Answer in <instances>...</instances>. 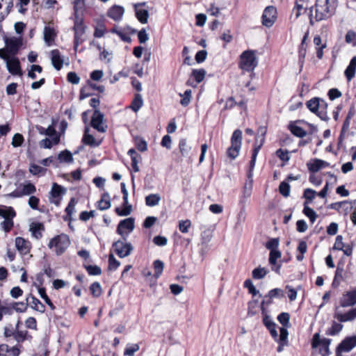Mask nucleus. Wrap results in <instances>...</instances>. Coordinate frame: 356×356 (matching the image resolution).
Masks as SVG:
<instances>
[{"mask_svg": "<svg viewBox=\"0 0 356 356\" xmlns=\"http://www.w3.org/2000/svg\"><path fill=\"white\" fill-rule=\"evenodd\" d=\"M337 0H316L315 3V16L313 15V7L309 8V18L311 25L315 22L326 20L330 18L336 11Z\"/></svg>", "mask_w": 356, "mask_h": 356, "instance_id": "obj_1", "label": "nucleus"}, {"mask_svg": "<svg viewBox=\"0 0 356 356\" xmlns=\"http://www.w3.org/2000/svg\"><path fill=\"white\" fill-rule=\"evenodd\" d=\"M258 65V60L255 51L248 49L241 53L239 56L238 66L244 73L250 72L251 78L254 75V70Z\"/></svg>", "mask_w": 356, "mask_h": 356, "instance_id": "obj_2", "label": "nucleus"}, {"mask_svg": "<svg viewBox=\"0 0 356 356\" xmlns=\"http://www.w3.org/2000/svg\"><path fill=\"white\" fill-rule=\"evenodd\" d=\"M305 105L307 108L314 114L320 118L322 120L327 121V104L322 98L314 97L308 100Z\"/></svg>", "mask_w": 356, "mask_h": 356, "instance_id": "obj_3", "label": "nucleus"}, {"mask_svg": "<svg viewBox=\"0 0 356 356\" xmlns=\"http://www.w3.org/2000/svg\"><path fill=\"white\" fill-rule=\"evenodd\" d=\"M267 130V125L259 126L257 130V136L253 144L251 159L250 161V172L254 169L258 153L265 143Z\"/></svg>", "mask_w": 356, "mask_h": 356, "instance_id": "obj_4", "label": "nucleus"}, {"mask_svg": "<svg viewBox=\"0 0 356 356\" xmlns=\"http://www.w3.org/2000/svg\"><path fill=\"white\" fill-rule=\"evenodd\" d=\"M71 244L69 236L65 233L58 234L50 239L48 248L57 256L63 254Z\"/></svg>", "mask_w": 356, "mask_h": 356, "instance_id": "obj_5", "label": "nucleus"}, {"mask_svg": "<svg viewBox=\"0 0 356 356\" xmlns=\"http://www.w3.org/2000/svg\"><path fill=\"white\" fill-rule=\"evenodd\" d=\"M87 26L84 24V19L82 16L79 15L77 10L74 12V26L72 30L74 35V49L76 51L77 47L83 42L82 36L85 34Z\"/></svg>", "mask_w": 356, "mask_h": 356, "instance_id": "obj_6", "label": "nucleus"}, {"mask_svg": "<svg viewBox=\"0 0 356 356\" xmlns=\"http://www.w3.org/2000/svg\"><path fill=\"white\" fill-rule=\"evenodd\" d=\"M242 131L240 129L234 131L231 137V145L226 151V154L231 160H234L239 154L242 145Z\"/></svg>", "mask_w": 356, "mask_h": 356, "instance_id": "obj_7", "label": "nucleus"}, {"mask_svg": "<svg viewBox=\"0 0 356 356\" xmlns=\"http://www.w3.org/2000/svg\"><path fill=\"white\" fill-rule=\"evenodd\" d=\"M90 125L99 133L102 134L106 133L108 129V125L104 120V115L99 109L94 111Z\"/></svg>", "mask_w": 356, "mask_h": 356, "instance_id": "obj_8", "label": "nucleus"}, {"mask_svg": "<svg viewBox=\"0 0 356 356\" xmlns=\"http://www.w3.org/2000/svg\"><path fill=\"white\" fill-rule=\"evenodd\" d=\"M277 16L278 13L275 6H266L261 15L262 25L267 28L272 27L276 22Z\"/></svg>", "mask_w": 356, "mask_h": 356, "instance_id": "obj_9", "label": "nucleus"}, {"mask_svg": "<svg viewBox=\"0 0 356 356\" xmlns=\"http://www.w3.org/2000/svg\"><path fill=\"white\" fill-rule=\"evenodd\" d=\"M115 254L120 258L129 256L133 250V246L130 243H127L122 238L115 241L112 245Z\"/></svg>", "mask_w": 356, "mask_h": 356, "instance_id": "obj_10", "label": "nucleus"}, {"mask_svg": "<svg viewBox=\"0 0 356 356\" xmlns=\"http://www.w3.org/2000/svg\"><path fill=\"white\" fill-rule=\"evenodd\" d=\"M120 188H121V191L122 193V199H123L122 207H123V208H122V209H121L119 207H116L115 209V212L116 213L117 215H118L120 216H127L131 213V212L132 211V206L131 204H129L128 202L129 193L126 188V185L124 182H122L120 184Z\"/></svg>", "mask_w": 356, "mask_h": 356, "instance_id": "obj_11", "label": "nucleus"}, {"mask_svg": "<svg viewBox=\"0 0 356 356\" xmlns=\"http://www.w3.org/2000/svg\"><path fill=\"white\" fill-rule=\"evenodd\" d=\"M134 229V220L132 218H128L120 220L117 227L116 232L120 235L124 241H126L129 233L132 232Z\"/></svg>", "mask_w": 356, "mask_h": 356, "instance_id": "obj_12", "label": "nucleus"}, {"mask_svg": "<svg viewBox=\"0 0 356 356\" xmlns=\"http://www.w3.org/2000/svg\"><path fill=\"white\" fill-rule=\"evenodd\" d=\"M146 6L147 2L145 1L134 5L136 17L141 24H147L148 22L149 15L148 10L145 8Z\"/></svg>", "mask_w": 356, "mask_h": 356, "instance_id": "obj_13", "label": "nucleus"}, {"mask_svg": "<svg viewBox=\"0 0 356 356\" xmlns=\"http://www.w3.org/2000/svg\"><path fill=\"white\" fill-rule=\"evenodd\" d=\"M104 138V137L95 138L93 135L90 134V129L88 127H86L84 129L81 142L85 145H88L91 147H97L102 145Z\"/></svg>", "mask_w": 356, "mask_h": 356, "instance_id": "obj_14", "label": "nucleus"}, {"mask_svg": "<svg viewBox=\"0 0 356 356\" xmlns=\"http://www.w3.org/2000/svg\"><path fill=\"white\" fill-rule=\"evenodd\" d=\"M66 189L57 183H54L50 192V202L56 206H59L62 196L65 193Z\"/></svg>", "mask_w": 356, "mask_h": 356, "instance_id": "obj_15", "label": "nucleus"}, {"mask_svg": "<svg viewBox=\"0 0 356 356\" xmlns=\"http://www.w3.org/2000/svg\"><path fill=\"white\" fill-rule=\"evenodd\" d=\"M282 257V252L279 250L270 251L268 262L271 266V270L276 273L277 275L281 273L282 261H277V259Z\"/></svg>", "mask_w": 356, "mask_h": 356, "instance_id": "obj_16", "label": "nucleus"}, {"mask_svg": "<svg viewBox=\"0 0 356 356\" xmlns=\"http://www.w3.org/2000/svg\"><path fill=\"white\" fill-rule=\"evenodd\" d=\"M339 302L342 307H353L356 305V288L343 293Z\"/></svg>", "mask_w": 356, "mask_h": 356, "instance_id": "obj_17", "label": "nucleus"}, {"mask_svg": "<svg viewBox=\"0 0 356 356\" xmlns=\"http://www.w3.org/2000/svg\"><path fill=\"white\" fill-rule=\"evenodd\" d=\"M6 67L8 72L12 75H17L22 76L23 75V71L21 67V64L19 58L15 56L11 57L6 61Z\"/></svg>", "mask_w": 356, "mask_h": 356, "instance_id": "obj_18", "label": "nucleus"}, {"mask_svg": "<svg viewBox=\"0 0 356 356\" xmlns=\"http://www.w3.org/2000/svg\"><path fill=\"white\" fill-rule=\"evenodd\" d=\"M344 262L341 260L339 261L337 266L334 277L332 283L333 288H337L341 282L344 281L346 275V272L344 270Z\"/></svg>", "mask_w": 356, "mask_h": 356, "instance_id": "obj_19", "label": "nucleus"}, {"mask_svg": "<svg viewBox=\"0 0 356 356\" xmlns=\"http://www.w3.org/2000/svg\"><path fill=\"white\" fill-rule=\"evenodd\" d=\"M289 332L285 327L280 328V336L277 335V338H273L275 341L278 343L277 351L281 353L283 351L284 346L289 345L288 341Z\"/></svg>", "mask_w": 356, "mask_h": 356, "instance_id": "obj_20", "label": "nucleus"}, {"mask_svg": "<svg viewBox=\"0 0 356 356\" xmlns=\"http://www.w3.org/2000/svg\"><path fill=\"white\" fill-rule=\"evenodd\" d=\"M15 247L21 254L26 255L30 252L31 248L30 241L23 237L17 236L15 238Z\"/></svg>", "mask_w": 356, "mask_h": 356, "instance_id": "obj_21", "label": "nucleus"}, {"mask_svg": "<svg viewBox=\"0 0 356 356\" xmlns=\"http://www.w3.org/2000/svg\"><path fill=\"white\" fill-rule=\"evenodd\" d=\"M206 75V71L204 69H193L192 70L191 77H193L195 81V84L191 81V78L186 81V85L192 87H196L197 84L201 83Z\"/></svg>", "mask_w": 356, "mask_h": 356, "instance_id": "obj_22", "label": "nucleus"}, {"mask_svg": "<svg viewBox=\"0 0 356 356\" xmlns=\"http://www.w3.org/2000/svg\"><path fill=\"white\" fill-rule=\"evenodd\" d=\"M6 50L12 57L15 56L17 53L22 45V42L17 38H10L6 40Z\"/></svg>", "mask_w": 356, "mask_h": 356, "instance_id": "obj_23", "label": "nucleus"}, {"mask_svg": "<svg viewBox=\"0 0 356 356\" xmlns=\"http://www.w3.org/2000/svg\"><path fill=\"white\" fill-rule=\"evenodd\" d=\"M50 55L54 67L58 71L60 70L63 68L64 60L60 51L58 49H53L51 51Z\"/></svg>", "mask_w": 356, "mask_h": 356, "instance_id": "obj_24", "label": "nucleus"}, {"mask_svg": "<svg viewBox=\"0 0 356 356\" xmlns=\"http://www.w3.org/2000/svg\"><path fill=\"white\" fill-rule=\"evenodd\" d=\"M263 316L262 322L264 325L266 326V327L268 330L270 332V335L273 338H277V332L276 330L277 325L275 323L271 320L269 315L267 314V313H261Z\"/></svg>", "mask_w": 356, "mask_h": 356, "instance_id": "obj_25", "label": "nucleus"}, {"mask_svg": "<svg viewBox=\"0 0 356 356\" xmlns=\"http://www.w3.org/2000/svg\"><path fill=\"white\" fill-rule=\"evenodd\" d=\"M20 354L19 348L15 346L10 347L8 344H0V356H19Z\"/></svg>", "mask_w": 356, "mask_h": 356, "instance_id": "obj_26", "label": "nucleus"}, {"mask_svg": "<svg viewBox=\"0 0 356 356\" xmlns=\"http://www.w3.org/2000/svg\"><path fill=\"white\" fill-rule=\"evenodd\" d=\"M299 122V120L291 121L288 124V129L293 136L298 138H302L307 136V133L304 129L296 125V123Z\"/></svg>", "mask_w": 356, "mask_h": 356, "instance_id": "obj_27", "label": "nucleus"}, {"mask_svg": "<svg viewBox=\"0 0 356 356\" xmlns=\"http://www.w3.org/2000/svg\"><path fill=\"white\" fill-rule=\"evenodd\" d=\"M30 232L33 237L36 239H40L42 237V232L45 230V227L43 223L36 222H32L30 225Z\"/></svg>", "mask_w": 356, "mask_h": 356, "instance_id": "obj_28", "label": "nucleus"}, {"mask_svg": "<svg viewBox=\"0 0 356 356\" xmlns=\"http://www.w3.org/2000/svg\"><path fill=\"white\" fill-rule=\"evenodd\" d=\"M111 206L110 195L108 192L102 194L101 199L97 202L96 207L100 211L109 209Z\"/></svg>", "mask_w": 356, "mask_h": 356, "instance_id": "obj_29", "label": "nucleus"}, {"mask_svg": "<svg viewBox=\"0 0 356 356\" xmlns=\"http://www.w3.org/2000/svg\"><path fill=\"white\" fill-rule=\"evenodd\" d=\"M356 73V56H353L346 69L344 71V75L348 81H350L355 76Z\"/></svg>", "mask_w": 356, "mask_h": 356, "instance_id": "obj_30", "label": "nucleus"}, {"mask_svg": "<svg viewBox=\"0 0 356 356\" xmlns=\"http://www.w3.org/2000/svg\"><path fill=\"white\" fill-rule=\"evenodd\" d=\"M124 12L122 6L115 5L108 10V16L115 21H119L122 19Z\"/></svg>", "mask_w": 356, "mask_h": 356, "instance_id": "obj_31", "label": "nucleus"}, {"mask_svg": "<svg viewBox=\"0 0 356 356\" xmlns=\"http://www.w3.org/2000/svg\"><path fill=\"white\" fill-rule=\"evenodd\" d=\"M330 339L324 338L321 339L320 337V334L315 333L312 337L311 345L313 348H316L320 345L322 346V348H325L330 346Z\"/></svg>", "mask_w": 356, "mask_h": 356, "instance_id": "obj_32", "label": "nucleus"}, {"mask_svg": "<svg viewBox=\"0 0 356 356\" xmlns=\"http://www.w3.org/2000/svg\"><path fill=\"white\" fill-rule=\"evenodd\" d=\"M355 346L351 337L345 338L337 346V352H349Z\"/></svg>", "mask_w": 356, "mask_h": 356, "instance_id": "obj_33", "label": "nucleus"}, {"mask_svg": "<svg viewBox=\"0 0 356 356\" xmlns=\"http://www.w3.org/2000/svg\"><path fill=\"white\" fill-rule=\"evenodd\" d=\"M334 318L339 322L352 321L356 318V307L350 309L344 314H336Z\"/></svg>", "mask_w": 356, "mask_h": 356, "instance_id": "obj_34", "label": "nucleus"}, {"mask_svg": "<svg viewBox=\"0 0 356 356\" xmlns=\"http://www.w3.org/2000/svg\"><path fill=\"white\" fill-rule=\"evenodd\" d=\"M56 36L57 33L54 28L47 26L44 27V40L49 46L53 44Z\"/></svg>", "mask_w": 356, "mask_h": 356, "instance_id": "obj_35", "label": "nucleus"}, {"mask_svg": "<svg viewBox=\"0 0 356 356\" xmlns=\"http://www.w3.org/2000/svg\"><path fill=\"white\" fill-rule=\"evenodd\" d=\"M137 31L130 26H127L120 31L118 36L123 42L131 43V38L130 37L131 35L135 34Z\"/></svg>", "mask_w": 356, "mask_h": 356, "instance_id": "obj_36", "label": "nucleus"}, {"mask_svg": "<svg viewBox=\"0 0 356 356\" xmlns=\"http://www.w3.org/2000/svg\"><path fill=\"white\" fill-rule=\"evenodd\" d=\"M31 298L32 301L31 302V307L33 309L38 311L40 313L45 312V306L42 304L39 299L35 297L32 293L29 294V297L26 298V301H29V298Z\"/></svg>", "mask_w": 356, "mask_h": 356, "instance_id": "obj_37", "label": "nucleus"}, {"mask_svg": "<svg viewBox=\"0 0 356 356\" xmlns=\"http://www.w3.org/2000/svg\"><path fill=\"white\" fill-rule=\"evenodd\" d=\"M16 215V211L12 207L0 206V216L3 217L4 220L14 219Z\"/></svg>", "mask_w": 356, "mask_h": 356, "instance_id": "obj_38", "label": "nucleus"}, {"mask_svg": "<svg viewBox=\"0 0 356 356\" xmlns=\"http://www.w3.org/2000/svg\"><path fill=\"white\" fill-rule=\"evenodd\" d=\"M77 200L74 197H72L65 209L66 216L63 217L65 221H71L72 216L75 211V205L77 203Z\"/></svg>", "mask_w": 356, "mask_h": 356, "instance_id": "obj_39", "label": "nucleus"}, {"mask_svg": "<svg viewBox=\"0 0 356 356\" xmlns=\"http://www.w3.org/2000/svg\"><path fill=\"white\" fill-rule=\"evenodd\" d=\"M143 106V99L140 93H135L131 102L129 108L135 113H137Z\"/></svg>", "mask_w": 356, "mask_h": 356, "instance_id": "obj_40", "label": "nucleus"}, {"mask_svg": "<svg viewBox=\"0 0 356 356\" xmlns=\"http://www.w3.org/2000/svg\"><path fill=\"white\" fill-rule=\"evenodd\" d=\"M305 240H301L299 241L298 245L297 247V251L299 252L296 255V259L299 261H301L304 259V254L307 252V245L306 240L308 239V236L305 238Z\"/></svg>", "mask_w": 356, "mask_h": 356, "instance_id": "obj_41", "label": "nucleus"}, {"mask_svg": "<svg viewBox=\"0 0 356 356\" xmlns=\"http://www.w3.org/2000/svg\"><path fill=\"white\" fill-rule=\"evenodd\" d=\"M178 147L182 157L187 156L191 150V147L188 144L186 138L179 140Z\"/></svg>", "mask_w": 356, "mask_h": 356, "instance_id": "obj_42", "label": "nucleus"}, {"mask_svg": "<svg viewBox=\"0 0 356 356\" xmlns=\"http://www.w3.org/2000/svg\"><path fill=\"white\" fill-rule=\"evenodd\" d=\"M13 338L17 343H23L26 340H31L32 336L27 330H15Z\"/></svg>", "mask_w": 356, "mask_h": 356, "instance_id": "obj_43", "label": "nucleus"}, {"mask_svg": "<svg viewBox=\"0 0 356 356\" xmlns=\"http://www.w3.org/2000/svg\"><path fill=\"white\" fill-rule=\"evenodd\" d=\"M161 196L158 193H152L145 197V204L148 207H154L159 204Z\"/></svg>", "mask_w": 356, "mask_h": 356, "instance_id": "obj_44", "label": "nucleus"}, {"mask_svg": "<svg viewBox=\"0 0 356 356\" xmlns=\"http://www.w3.org/2000/svg\"><path fill=\"white\" fill-rule=\"evenodd\" d=\"M308 204L307 202H305L304 203V209L302 210V213L307 216L309 218L310 222L312 223H314L315 222V220H316V218H317V214L316 213V211L310 208L309 207H308L307 204Z\"/></svg>", "mask_w": 356, "mask_h": 356, "instance_id": "obj_45", "label": "nucleus"}, {"mask_svg": "<svg viewBox=\"0 0 356 356\" xmlns=\"http://www.w3.org/2000/svg\"><path fill=\"white\" fill-rule=\"evenodd\" d=\"M60 163H72L73 161L72 154L67 149L61 151L57 156Z\"/></svg>", "mask_w": 356, "mask_h": 356, "instance_id": "obj_46", "label": "nucleus"}, {"mask_svg": "<svg viewBox=\"0 0 356 356\" xmlns=\"http://www.w3.org/2000/svg\"><path fill=\"white\" fill-rule=\"evenodd\" d=\"M83 267L86 270L88 274L91 276L100 275L102 273L101 268L97 265L83 264Z\"/></svg>", "mask_w": 356, "mask_h": 356, "instance_id": "obj_47", "label": "nucleus"}, {"mask_svg": "<svg viewBox=\"0 0 356 356\" xmlns=\"http://www.w3.org/2000/svg\"><path fill=\"white\" fill-rule=\"evenodd\" d=\"M90 294L94 298H99L102 293V288L98 282H94L89 286Z\"/></svg>", "mask_w": 356, "mask_h": 356, "instance_id": "obj_48", "label": "nucleus"}, {"mask_svg": "<svg viewBox=\"0 0 356 356\" xmlns=\"http://www.w3.org/2000/svg\"><path fill=\"white\" fill-rule=\"evenodd\" d=\"M60 142V136H56L52 140L47 138L42 140L40 143V147L44 148L50 149L54 145H57Z\"/></svg>", "mask_w": 356, "mask_h": 356, "instance_id": "obj_49", "label": "nucleus"}, {"mask_svg": "<svg viewBox=\"0 0 356 356\" xmlns=\"http://www.w3.org/2000/svg\"><path fill=\"white\" fill-rule=\"evenodd\" d=\"M134 144H135L136 148L141 152H145L147 150V143L145 140V139L140 136H136L134 138Z\"/></svg>", "mask_w": 356, "mask_h": 356, "instance_id": "obj_50", "label": "nucleus"}, {"mask_svg": "<svg viewBox=\"0 0 356 356\" xmlns=\"http://www.w3.org/2000/svg\"><path fill=\"white\" fill-rule=\"evenodd\" d=\"M307 47H298V65L300 66V71L302 70L305 60V57L307 54Z\"/></svg>", "mask_w": 356, "mask_h": 356, "instance_id": "obj_51", "label": "nucleus"}, {"mask_svg": "<svg viewBox=\"0 0 356 356\" xmlns=\"http://www.w3.org/2000/svg\"><path fill=\"white\" fill-rule=\"evenodd\" d=\"M268 271L264 267H258L254 268L252 272V277L254 280H261L265 277Z\"/></svg>", "mask_w": 356, "mask_h": 356, "instance_id": "obj_52", "label": "nucleus"}, {"mask_svg": "<svg viewBox=\"0 0 356 356\" xmlns=\"http://www.w3.org/2000/svg\"><path fill=\"white\" fill-rule=\"evenodd\" d=\"M343 328V325L341 323L333 321L332 325L326 330V334L330 336H334L339 334Z\"/></svg>", "mask_w": 356, "mask_h": 356, "instance_id": "obj_53", "label": "nucleus"}, {"mask_svg": "<svg viewBox=\"0 0 356 356\" xmlns=\"http://www.w3.org/2000/svg\"><path fill=\"white\" fill-rule=\"evenodd\" d=\"M153 266L154 268V276L155 278H159L163 271L164 263L162 261L157 259L154 261Z\"/></svg>", "mask_w": 356, "mask_h": 356, "instance_id": "obj_54", "label": "nucleus"}, {"mask_svg": "<svg viewBox=\"0 0 356 356\" xmlns=\"http://www.w3.org/2000/svg\"><path fill=\"white\" fill-rule=\"evenodd\" d=\"M92 90L89 88L87 84L82 86L80 89L79 99L81 101L88 97L93 95L94 93L92 92Z\"/></svg>", "mask_w": 356, "mask_h": 356, "instance_id": "obj_55", "label": "nucleus"}, {"mask_svg": "<svg viewBox=\"0 0 356 356\" xmlns=\"http://www.w3.org/2000/svg\"><path fill=\"white\" fill-rule=\"evenodd\" d=\"M179 95L181 97V99L180 100V104L183 106H187L191 100L192 97V91L191 90L188 89L186 90L184 94H179Z\"/></svg>", "mask_w": 356, "mask_h": 356, "instance_id": "obj_56", "label": "nucleus"}, {"mask_svg": "<svg viewBox=\"0 0 356 356\" xmlns=\"http://www.w3.org/2000/svg\"><path fill=\"white\" fill-rule=\"evenodd\" d=\"M345 42L352 44L353 47H356V31H348L345 35Z\"/></svg>", "mask_w": 356, "mask_h": 356, "instance_id": "obj_57", "label": "nucleus"}, {"mask_svg": "<svg viewBox=\"0 0 356 356\" xmlns=\"http://www.w3.org/2000/svg\"><path fill=\"white\" fill-rule=\"evenodd\" d=\"M290 189H291V186H290L289 184L286 181H282L279 186L280 193L285 197H287L289 196Z\"/></svg>", "mask_w": 356, "mask_h": 356, "instance_id": "obj_58", "label": "nucleus"}, {"mask_svg": "<svg viewBox=\"0 0 356 356\" xmlns=\"http://www.w3.org/2000/svg\"><path fill=\"white\" fill-rule=\"evenodd\" d=\"M277 321L279 323L284 327L289 326V321H290V314L287 312H282L277 316Z\"/></svg>", "mask_w": 356, "mask_h": 356, "instance_id": "obj_59", "label": "nucleus"}, {"mask_svg": "<svg viewBox=\"0 0 356 356\" xmlns=\"http://www.w3.org/2000/svg\"><path fill=\"white\" fill-rule=\"evenodd\" d=\"M29 172L33 175H44L47 169L36 164H31L29 168Z\"/></svg>", "mask_w": 356, "mask_h": 356, "instance_id": "obj_60", "label": "nucleus"}, {"mask_svg": "<svg viewBox=\"0 0 356 356\" xmlns=\"http://www.w3.org/2000/svg\"><path fill=\"white\" fill-rule=\"evenodd\" d=\"M106 32V26L103 22H99L95 28L94 36L95 38H102Z\"/></svg>", "mask_w": 356, "mask_h": 356, "instance_id": "obj_61", "label": "nucleus"}, {"mask_svg": "<svg viewBox=\"0 0 356 356\" xmlns=\"http://www.w3.org/2000/svg\"><path fill=\"white\" fill-rule=\"evenodd\" d=\"M322 163L323 160L316 159L313 163H307V168L310 172H316L322 168Z\"/></svg>", "mask_w": 356, "mask_h": 356, "instance_id": "obj_62", "label": "nucleus"}, {"mask_svg": "<svg viewBox=\"0 0 356 356\" xmlns=\"http://www.w3.org/2000/svg\"><path fill=\"white\" fill-rule=\"evenodd\" d=\"M275 155L284 163L290 160L289 152L287 149L280 148L275 152Z\"/></svg>", "mask_w": 356, "mask_h": 356, "instance_id": "obj_63", "label": "nucleus"}, {"mask_svg": "<svg viewBox=\"0 0 356 356\" xmlns=\"http://www.w3.org/2000/svg\"><path fill=\"white\" fill-rule=\"evenodd\" d=\"M139 345L137 343L127 345L124 350V356H134L135 353L139 350Z\"/></svg>", "mask_w": 356, "mask_h": 356, "instance_id": "obj_64", "label": "nucleus"}]
</instances>
